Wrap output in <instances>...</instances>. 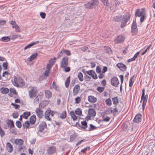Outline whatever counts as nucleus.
Returning a JSON list of instances; mask_svg holds the SVG:
<instances>
[{
	"label": "nucleus",
	"instance_id": "obj_13",
	"mask_svg": "<svg viewBox=\"0 0 155 155\" xmlns=\"http://www.w3.org/2000/svg\"><path fill=\"white\" fill-rule=\"evenodd\" d=\"M6 147L8 152L11 153L13 151V147L10 143H7Z\"/></svg>",
	"mask_w": 155,
	"mask_h": 155
},
{
	"label": "nucleus",
	"instance_id": "obj_20",
	"mask_svg": "<svg viewBox=\"0 0 155 155\" xmlns=\"http://www.w3.org/2000/svg\"><path fill=\"white\" fill-rule=\"evenodd\" d=\"M39 42V41H36L35 42H34L31 43L30 44H29L28 45L26 46L25 48H24V50H26L28 48H30L32 46H34V45L36 44L37 43H38Z\"/></svg>",
	"mask_w": 155,
	"mask_h": 155
},
{
	"label": "nucleus",
	"instance_id": "obj_63",
	"mask_svg": "<svg viewBox=\"0 0 155 155\" xmlns=\"http://www.w3.org/2000/svg\"><path fill=\"white\" fill-rule=\"evenodd\" d=\"M40 16L42 19H44L45 18L46 14L44 12H41L40 13Z\"/></svg>",
	"mask_w": 155,
	"mask_h": 155
},
{
	"label": "nucleus",
	"instance_id": "obj_5",
	"mask_svg": "<svg viewBox=\"0 0 155 155\" xmlns=\"http://www.w3.org/2000/svg\"><path fill=\"white\" fill-rule=\"evenodd\" d=\"M68 58L66 56L64 57L61 61L60 67H65L68 65Z\"/></svg>",
	"mask_w": 155,
	"mask_h": 155
},
{
	"label": "nucleus",
	"instance_id": "obj_46",
	"mask_svg": "<svg viewBox=\"0 0 155 155\" xmlns=\"http://www.w3.org/2000/svg\"><path fill=\"white\" fill-rule=\"evenodd\" d=\"M50 72V70L48 69H46L44 72L43 74L46 77L48 76L49 75V74Z\"/></svg>",
	"mask_w": 155,
	"mask_h": 155
},
{
	"label": "nucleus",
	"instance_id": "obj_15",
	"mask_svg": "<svg viewBox=\"0 0 155 155\" xmlns=\"http://www.w3.org/2000/svg\"><path fill=\"white\" fill-rule=\"evenodd\" d=\"M131 33L132 35L136 34V22L134 20L131 25Z\"/></svg>",
	"mask_w": 155,
	"mask_h": 155
},
{
	"label": "nucleus",
	"instance_id": "obj_18",
	"mask_svg": "<svg viewBox=\"0 0 155 155\" xmlns=\"http://www.w3.org/2000/svg\"><path fill=\"white\" fill-rule=\"evenodd\" d=\"M88 114L93 117H94L96 114L95 110L93 109H90L88 110Z\"/></svg>",
	"mask_w": 155,
	"mask_h": 155
},
{
	"label": "nucleus",
	"instance_id": "obj_30",
	"mask_svg": "<svg viewBox=\"0 0 155 155\" xmlns=\"http://www.w3.org/2000/svg\"><path fill=\"white\" fill-rule=\"evenodd\" d=\"M31 113L30 112L26 111L24 112L23 114V117L25 119H27L28 117L30 115Z\"/></svg>",
	"mask_w": 155,
	"mask_h": 155
},
{
	"label": "nucleus",
	"instance_id": "obj_57",
	"mask_svg": "<svg viewBox=\"0 0 155 155\" xmlns=\"http://www.w3.org/2000/svg\"><path fill=\"white\" fill-rule=\"evenodd\" d=\"M90 149V147H87L81 150V151L82 153H85L87 150H89Z\"/></svg>",
	"mask_w": 155,
	"mask_h": 155
},
{
	"label": "nucleus",
	"instance_id": "obj_28",
	"mask_svg": "<svg viewBox=\"0 0 155 155\" xmlns=\"http://www.w3.org/2000/svg\"><path fill=\"white\" fill-rule=\"evenodd\" d=\"M66 110L63 111L60 116V118L62 119H64L66 117Z\"/></svg>",
	"mask_w": 155,
	"mask_h": 155
},
{
	"label": "nucleus",
	"instance_id": "obj_49",
	"mask_svg": "<svg viewBox=\"0 0 155 155\" xmlns=\"http://www.w3.org/2000/svg\"><path fill=\"white\" fill-rule=\"evenodd\" d=\"M86 73L88 74L91 76L94 73V71L93 70H89L87 71Z\"/></svg>",
	"mask_w": 155,
	"mask_h": 155
},
{
	"label": "nucleus",
	"instance_id": "obj_12",
	"mask_svg": "<svg viewBox=\"0 0 155 155\" xmlns=\"http://www.w3.org/2000/svg\"><path fill=\"white\" fill-rule=\"evenodd\" d=\"M80 89V85L78 84L76 85L73 89V94L74 95H75L77 94L78 93Z\"/></svg>",
	"mask_w": 155,
	"mask_h": 155
},
{
	"label": "nucleus",
	"instance_id": "obj_33",
	"mask_svg": "<svg viewBox=\"0 0 155 155\" xmlns=\"http://www.w3.org/2000/svg\"><path fill=\"white\" fill-rule=\"evenodd\" d=\"M70 115L74 121H75L77 119V117L74 114L73 111H71L70 112Z\"/></svg>",
	"mask_w": 155,
	"mask_h": 155
},
{
	"label": "nucleus",
	"instance_id": "obj_54",
	"mask_svg": "<svg viewBox=\"0 0 155 155\" xmlns=\"http://www.w3.org/2000/svg\"><path fill=\"white\" fill-rule=\"evenodd\" d=\"M14 28H15V31L16 32H19L21 31L20 28L18 25L15 26Z\"/></svg>",
	"mask_w": 155,
	"mask_h": 155
},
{
	"label": "nucleus",
	"instance_id": "obj_11",
	"mask_svg": "<svg viewBox=\"0 0 155 155\" xmlns=\"http://www.w3.org/2000/svg\"><path fill=\"white\" fill-rule=\"evenodd\" d=\"M111 83L113 86L117 87L119 84L118 78L117 77L113 78L111 80Z\"/></svg>",
	"mask_w": 155,
	"mask_h": 155
},
{
	"label": "nucleus",
	"instance_id": "obj_6",
	"mask_svg": "<svg viewBox=\"0 0 155 155\" xmlns=\"http://www.w3.org/2000/svg\"><path fill=\"white\" fill-rule=\"evenodd\" d=\"M47 127V124L45 122L43 121L38 125L37 130L41 132H43L44 129Z\"/></svg>",
	"mask_w": 155,
	"mask_h": 155
},
{
	"label": "nucleus",
	"instance_id": "obj_31",
	"mask_svg": "<svg viewBox=\"0 0 155 155\" xmlns=\"http://www.w3.org/2000/svg\"><path fill=\"white\" fill-rule=\"evenodd\" d=\"M142 115L141 114H138L136 115V123L140 122L141 120Z\"/></svg>",
	"mask_w": 155,
	"mask_h": 155
},
{
	"label": "nucleus",
	"instance_id": "obj_45",
	"mask_svg": "<svg viewBox=\"0 0 155 155\" xmlns=\"http://www.w3.org/2000/svg\"><path fill=\"white\" fill-rule=\"evenodd\" d=\"M62 68H63V70L66 72H68L70 71L71 69L69 67H61Z\"/></svg>",
	"mask_w": 155,
	"mask_h": 155
},
{
	"label": "nucleus",
	"instance_id": "obj_1",
	"mask_svg": "<svg viewBox=\"0 0 155 155\" xmlns=\"http://www.w3.org/2000/svg\"><path fill=\"white\" fill-rule=\"evenodd\" d=\"M130 17V15L127 13L122 16L120 14L114 16L113 18V20L116 22L120 21L121 22L120 27L124 28L127 25V22L129 20Z\"/></svg>",
	"mask_w": 155,
	"mask_h": 155
},
{
	"label": "nucleus",
	"instance_id": "obj_24",
	"mask_svg": "<svg viewBox=\"0 0 155 155\" xmlns=\"http://www.w3.org/2000/svg\"><path fill=\"white\" fill-rule=\"evenodd\" d=\"M90 2L93 8L97 5L99 4L98 0H92Z\"/></svg>",
	"mask_w": 155,
	"mask_h": 155
},
{
	"label": "nucleus",
	"instance_id": "obj_25",
	"mask_svg": "<svg viewBox=\"0 0 155 155\" xmlns=\"http://www.w3.org/2000/svg\"><path fill=\"white\" fill-rule=\"evenodd\" d=\"M1 93L3 94H6L8 93L9 91V89L7 88H4L2 87L0 89Z\"/></svg>",
	"mask_w": 155,
	"mask_h": 155
},
{
	"label": "nucleus",
	"instance_id": "obj_10",
	"mask_svg": "<svg viewBox=\"0 0 155 155\" xmlns=\"http://www.w3.org/2000/svg\"><path fill=\"white\" fill-rule=\"evenodd\" d=\"M81 125L77 122L76 123V125L80 127L83 129H85L87 127V123L86 120H84L81 122Z\"/></svg>",
	"mask_w": 155,
	"mask_h": 155
},
{
	"label": "nucleus",
	"instance_id": "obj_58",
	"mask_svg": "<svg viewBox=\"0 0 155 155\" xmlns=\"http://www.w3.org/2000/svg\"><path fill=\"white\" fill-rule=\"evenodd\" d=\"M81 101V98L80 97H77L75 98V102L77 104L79 103Z\"/></svg>",
	"mask_w": 155,
	"mask_h": 155
},
{
	"label": "nucleus",
	"instance_id": "obj_55",
	"mask_svg": "<svg viewBox=\"0 0 155 155\" xmlns=\"http://www.w3.org/2000/svg\"><path fill=\"white\" fill-rule=\"evenodd\" d=\"M10 24L12 25V28H14L17 25L16 24L15 21L12 20L10 21Z\"/></svg>",
	"mask_w": 155,
	"mask_h": 155
},
{
	"label": "nucleus",
	"instance_id": "obj_16",
	"mask_svg": "<svg viewBox=\"0 0 155 155\" xmlns=\"http://www.w3.org/2000/svg\"><path fill=\"white\" fill-rule=\"evenodd\" d=\"M48 102L47 101L44 100L42 101L39 104V107L43 108L46 107L48 104Z\"/></svg>",
	"mask_w": 155,
	"mask_h": 155
},
{
	"label": "nucleus",
	"instance_id": "obj_59",
	"mask_svg": "<svg viewBox=\"0 0 155 155\" xmlns=\"http://www.w3.org/2000/svg\"><path fill=\"white\" fill-rule=\"evenodd\" d=\"M10 92L11 93H12L13 94H17V93L16 92V91L15 89L14 88H10Z\"/></svg>",
	"mask_w": 155,
	"mask_h": 155
},
{
	"label": "nucleus",
	"instance_id": "obj_62",
	"mask_svg": "<svg viewBox=\"0 0 155 155\" xmlns=\"http://www.w3.org/2000/svg\"><path fill=\"white\" fill-rule=\"evenodd\" d=\"M6 23V21L5 20H0V27L4 25Z\"/></svg>",
	"mask_w": 155,
	"mask_h": 155
},
{
	"label": "nucleus",
	"instance_id": "obj_44",
	"mask_svg": "<svg viewBox=\"0 0 155 155\" xmlns=\"http://www.w3.org/2000/svg\"><path fill=\"white\" fill-rule=\"evenodd\" d=\"M108 112V114H110L113 112V110H112V108L110 107L107 110H106L104 111V113L106 114L107 112Z\"/></svg>",
	"mask_w": 155,
	"mask_h": 155
},
{
	"label": "nucleus",
	"instance_id": "obj_56",
	"mask_svg": "<svg viewBox=\"0 0 155 155\" xmlns=\"http://www.w3.org/2000/svg\"><path fill=\"white\" fill-rule=\"evenodd\" d=\"M118 112V110L115 107L113 109V115L114 116L115 115H116Z\"/></svg>",
	"mask_w": 155,
	"mask_h": 155
},
{
	"label": "nucleus",
	"instance_id": "obj_42",
	"mask_svg": "<svg viewBox=\"0 0 155 155\" xmlns=\"http://www.w3.org/2000/svg\"><path fill=\"white\" fill-rule=\"evenodd\" d=\"M75 113L77 115H81L82 114V111L79 108H77L75 110Z\"/></svg>",
	"mask_w": 155,
	"mask_h": 155
},
{
	"label": "nucleus",
	"instance_id": "obj_23",
	"mask_svg": "<svg viewBox=\"0 0 155 155\" xmlns=\"http://www.w3.org/2000/svg\"><path fill=\"white\" fill-rule=\"evenodd\" d=\"M23 142V140L20 139H16L15 141V143L16 144L19 145H22Z\"/></svg>",
	"mask_w": 155,
	"mask_h": 155
},
{
	"label": "nucleus",
	"instance_id": "obj_27",
	"mask_svg": "<svg viewBox=\"0 0 155 155\" xmlns=\"http://www.w3.org/2000/svg\"><path fill=\"white\" fill-rule=\"evenodd\" d=\"M105 49L106 50V53L108 54H112V51L111 49L108 46H105Z\"/></svg>",
	"mask_w": 155,
	"mask_h": 155
},
{
	"label": "nucleus",
	"instance_id": "obj_29",
	"mask_svg": "<svg viewBox=\"0 0 155 155\" xmlns=\"http://www.w3.org/2000/svg\"><path fill=\"white\" fill-rule=\"evenodd\" d=\"M10 38L9 36H5L2 37L1 40L3 42H7L10 40Z\"/></svg>",
	"mask_w": 155,
	"mask_h": 155
},
{
	"label": "nucleus",
	"instance_id": "obj_64",
	"mask_svg": "<svg viewBox=\"0 0 155 155\" xmlns=\"http://www.w3.org/2000/svg\"><path fill=\"white\" fill-rule=\"evenodd\" d=\"M39 101V98L37 96L34 100V103L35 104H37L38 103V101Z\"/></svg>",
	"mask_w": 155,
	"mask_h": 155
},
{
	"label": "nucleus",
	"instance_id": "obj_43",
	"mask_svg": "<svg viewBox=\"0 0 155 155\" xmlns=\"http://www.w3.org/2000/svg\"><path fill=\"white\" fill-rule=\"evenodd\" d=\"M106 104L108 106H110L112 104V103L111 100L110 98L106 99L105 101Z\"/></svg>",
	"mask_w": 155,
	"mask_h": 155
},
{
	"label": "nucleus",
	"instance_id": "obj_7",
	"mask_svg": "<svg viewBox=\"0 0 155 155\" xmlns=\"http://www.w3.org/2000/svg\"><path fill=\"white\" fill-rule=\"evenodd\" d=\"M56 150V148L55 146H50L47 149V153L49 155L53 154Z\"/></svg>",
	"mask_w": 155,
	"mask_h": 155
},
{
	"label": "nucleus",
	"instance_id": "obj_47",
	"mask_svg": "<svg viewBox=\"0 0 155 155\" xmlns=\"http://www.w3.org/2000/svg\"><path fill=\"white\" fill-rule=\"evenodd\" d=\"M104 89V87H99L97 88V90L100 93L102 92Z\"/></svg>",
	"mask_w": 155,
	"mask_h": 155
},
{
	"label": "nucleus",
	"instance_id": "obj_32",
	"mask_svg": "<svg viewBox=\"0 0 155 155\" xmlns=\"http://www.w3.org/2000/svg\"><path fill=\"white\" fill-rule=\"evenodd\" d=\"M38 54L37 53H34L31 55L29 58V61H31L34 60L35 58L37 57Z\"/></svg>",
	"mask_w": 155,
	"mask_h": 155
},
{
	"label": "nucleus",
	"instance_id": "obj_51",
	"mask_svg": "<svg viewBox=\"0 0 155 155\" xmlns=\"http://www.w3.org/2000/svg\"><path fill=\"white\" fill-rule=\"evenodd\" d=\"M104 5L108 6L109 5L108 0H101Z\"/></svg>",
	"mask_w": 155,
	"mask_h": 155
},
{
	"label": "nucleus",
	"instance_id": "obj_14",
	"mask_svg": "<svg viewBox=\"0 0 155 155\" xmlns=\"http://www.w3.org/2000/svg\"><path fill=\"white\" fill-rule=\"evenodd\" d=\"M116 66L122 71H125L126 68V66L122 63H118L117 64Z\"/></svg>",
	"mask_w": 155,
	"mask_h": 155
},
{
	"label": "nucleus",
	"instance_id": "obj_19",
	"mask_svg": "<svg viewBox=\"0 0 155 155\" xmlns=\"http://www.w3.org/2000/svg\"><path fill=\"white\" fill-rule=\"evenodd\" d=\"M88 101L90 102L94 103L97 101V99L93 96H89L88 97Z\"/></svg>",
	"mask_w": 155,
	"mask_h": 155
},
{
	"label": "nucleus",
	"instance_id": "obj_2",
	"mask_svg": "<svg viewBox=\"0 0 155 155\" xmlns=\"http://www.w3.org/2000/svg\"><path fill=\"white\" fill-rule=\"evenodd\" d=\"M146 15V13L144 8H142L141 10L139 9H136V16L140 17V21L141 23L143 21Z\"/></svg>",
	"mask_w": 155,
	"mask_h": 155
},
{
	"label": "nucleus",
	"instance_id": "obj_38",
	"mask_svg": "<svg viewBox=\"0 0 155 155\" xmlns=\"http://www.w3.org/2000/svg\"><path fill=\"white\" fill-rule=\"evenodd\" d=\"M8 121V122L7 123V124L8 125L10 126V128L14 127V123L12 120H9Z\"/></svg>",
	"mask_w": 155,
	"mask_h": 155
},
{
	"label": "nucleus",
	"instance_id": "obj_9",
	"mask_svg": "<svg viewBox=\"0 0 155 155\" xmlns=\"http://www.w3.org/2000/svg\"><path fill=\"white\" fill-rule=\"evenodd\" d=\"M40 108H37L36 109L35 112L36 115L39 118H42L43 116V112L42 110L40 109Z\"/></svg>",
	"mask_w": 155,
	"mask_h": 155
},
{
	"label": "nucleus",
	"instance_id": "obj_53",
	"mask_svg": "<svg viewBox=\"0 0 155 155\" xmlns=\"http://www.w3.org/2000/svg\"><path fill=\"white\" fill-rule=\"evenodd\" d=\"M63 53H64L63 50L62 51H61L58 54L57 58H59L61 57L63 55Z\"/></svg>",
	"mask_w": 155,
	"mask_h": 155
},
{
	"label": "nucleus",
	"instance_id": "obj_17",
	"mask_svg": "<svg viewBox=\"0 0 155 155\" xmlns=\"http://www.w3.org/2000/svg\"><path fill=\"white\" fill-rule=\"evenodd\" d=\"M36 117L35 114L31 115L30 118V122L31 124H34L36 120Z\"/></svg>",
	"mask_w": 155,
	"mask_h": 155
},
{
	"label": "nucleus",
	"instance_id": "obj_61",
	"mask_svg": "<svg viewBox=\"0 0 155 155\" xmlns=\"http://www.w3.org/2000/svg\"><path fill=\"white\" fill-rule=\"evenodd\" d=\"M64 52L67 55H71L70 51L68 50H64L63 49Z\"/></svg>",
	"mask_w": 155,
	"mask_h": 155
},
{
	"label": "nucleus",
	"instance_id": "obj_21",
	"mask_svg": "<svg viewBox=\"0 0 155 155\" xmlns=\"http://www.w3.org/2000/svg\"><path fill=\"white\" fill-rule=\"evenodd\" d=\"M45 94L46 97L48 99L52 97V92L49 90H45Z\"/></svg>",
	"mask_w": 155,
	"mask_h": 155
},
{
	"label": "nucleus",
	"instance_id": "obj_26",
	"mask_svg": "<svg viewBox=\"0 0 155 155\" xmlns=\"http://www.w3.org/2000/svg\"><path fill=\"white\" fill-rule=\"evenodd\" d=\"M84 6L85 8L87 9L93 8L90 1L85 4Z\"/></svg>",
	"mask_w": 155,
	"mask_h": 155
},
{
	"label": "nucleus",
	"instance_id": "obj_39",
	"mask_svg": "<svg viewBox=\"0 0 155 155\" xmlns=\"http://www.w3.org/2000/svg\"><path fill=\"white\" fill-rule=\"evenodd\" d=\"M78 77L80 81H83V75L81 72H80L79 73Z\"/></svg>",
	"mask_w": 155,
	"mask_h": 155
},
{
	"label": "nucleus",
	"instance_id": "obj_37",
	"mask_svg": "<svg viewBox=\"0 0 155 155\" xmlns=\"http://www.w3.org/2000/svg\"><path fill=\"white\" fill-rule=\"evenodd\" d=\"M90 128L87 130L88 131H91L94 130H96L97 129V128H98V127L93 125L92 124H90Z\"/></svg>",
	"mask_w": 155,
	"mask_h": 155
},
{
	"label": "nucleus",
	"instance_id": "obj_36",
	"mask_svg": "<svg viewBox=\"0 0 155 155\" xmlns=\"http://www.w3.org/2000/svg\"><path fill=\"white\" fill-rule=\"evenodd\" d=\"M70 76H69L65 82V87L66 88H68L69 86L70 82Z\"/></svg>",
	"mask_w": 155,
	"mask_h": 155
},
{
	"label": "nucleus",
	"instance_id": "obj_50",
	"mask_svg": "<svg viewBox=\"0 0 155 155\" xmlns=\"http://www.w3.org/2000/svg\"><path fill=\"white\" fill-rule=\"evenodd\" d=\"M8 63L7 62H4L3 63L2 67L4 70H6L7 69Z\"/></svg>",
	"mask_w": 155,
	"mask_h": 155
},
{
	"label": "nucleus",
	"instance_id": "obj_35",
	"mask_svg": "<svg viewBox=\"0 0 155 155\" xmlns=\"http://www.w3.org/2000/svg\"><path fill=\"white\" fill-rule=\"evenodd\" d=\"M49 112H48V110L46 111L45 114V119L49 121H50L51 119L49 117L50 116Z\"/></svg>",
	"mask_w": 155,
	"mask_h": 155
},
{
	"label": "nucleus",
	"instance_id": "obj_8",
	"mask_svg": "<svg viewBox=\"0 0 155 155\" xmlns=\"http://www.w3.org/2000/svg\"><path fill=\"white\" fill-rule=\"evenodd\" d=\"M34 88V87H32L28 91V96L30 98L35 97L37 95V92Z\"/></svg>",
	"mask_w": 155,
	"mask_h": 155
},
{
	"label": "nucleus",
	"instance_id": "obj_41",
	"mask_svg": "<svg viewBox=\"0 0 155 155\" xmlns=\"http://www.w3.org/2000/svg\"><path fill=\"white\" fill-rule=\"evenodd\" d=\"M30 125L29 122L28 121H26L25 122L24 124H23V126L26 129H28Z\"/></svg>",
	"mask_w": 155,
	"mask_h": 155
},
{
	"label": "nucleus",
	"instance_id": "obj_52",
	"mask_svg": "<svg viewBox=\"0 0 155 155\" xmlns=\"http://www.w3.org/2000/svg\"><path fill=\"white\" fill-rule=\"evenodd\" d=\"M19 114L18 112H14L12 114L13 117L14 118H17L18 117Z\"/></svg>",
	"mask_w": 155,
	"mask_h": 155
},
{
	"label": "nucleus",
	"instance_id": "obj_22",
	"mask_svg": "<svg viewBox=\"0 0 155 155\" xmlns=\"http://www.w3.org/2000/svg\"><path fill=\"white\" fill-rule=\"evenodd\" d=\"M147 96L146 95L143 97L142 98V100H143V103L142 104V108L143 110L145 108L146 104L147 102Z\"/></svg>",
	"mask_w": 155,
	"mask_h": 155
},
{
	"label": "nucleus",
	"instance_id": "obj_4",
	"mask_svg": "<svg viewBox=\"0 0 155 155\" xmlns=\"http://www.w3.org/2000/svg\"><path fill=\"white\" fill-rule=\"evenodd\" d=\"M125 37L124 35H118L114 39L115 43L117 44L122 43L125 39Z\"/></svg>",
	"mask_w": 155,
	"mask_h": 155
},
{
	"label": "nucleus",
	"instance_id": "obj_60",
	"mask_svg": "<svg viewBox=\"0 0 155 155\" xmlns=\"http://www.w3.org/2000/svg\"><path fill=\"white\" fill-rule=\"evenodd\" d=\"M136 59V54H134V56L133 57L129 59L127 61L128 62H130L135 60Z\"/></svg>",
	"mask_w": 155,
	"mask_h": 155
},
{
	"label": "nucleus",
	"instance_id": "obj_3",
	"mask_svg": "<svg viewBox=\"0 0 155 155\" xmlns=\"http://www.w3.org/2000/svg\"><path fill=\"white\" fill-rule=\"evenodd\" d=\"M13 78L14 80L12 81V84L14 86L18 87L19 85L21 86L25 85V82L22 78L21 77L17 78L15 76H14Z\"/></svg>",
	"mask_w": 155,
	"mask_h": 155
},
{
	"label": "nucleus",
	"instance_id": "obj_34",
	"mask_svg": "<svg viewBox=\"0 0 155 155\" xmlns=\"http://www.w3.org/2000/svg\"><path fill=\"white\" fill-rule=\"evenodd\" d=\"M112 100L113 104L114 105L116 106L118 103L117 97H116L112 98Z\"/></svg>",
	"mask_w": 155,
	"mask_h": 155
},
{
	"label": "nucleus",
	"instance_id": "obj_40",
	"mask_svg": "<svg viewBox=\"0 0 155 155\" xmlns=\"http://www.w3.org/2000/svg\"><path fill=\"white\" fill-rule=\"evenodd\" d=\"M57 59L56 58H54L53 59L51 58L49 60L48 63L52 65H53L55 62V61L54 60Z\"/></svg>",
	"mask_w": 155,
	"mask_h": 155
},
{
	"label": "nucleus",
	"instance_id": "obj_48",
	"mask_svg": "<svg viewBox=\"0 0 155 155\" xmlns=\"http://www.w3.org/2000/svg\"><path fill=\"white\" fill-rule=\"evenodd\" d=\"M15 124L17 127L18 128H21L22 125L21 122L19 121H17L15 123Z\"/></svg>",
	"mask_w": 155,
	"mask_h": 155
}]
</instances>
